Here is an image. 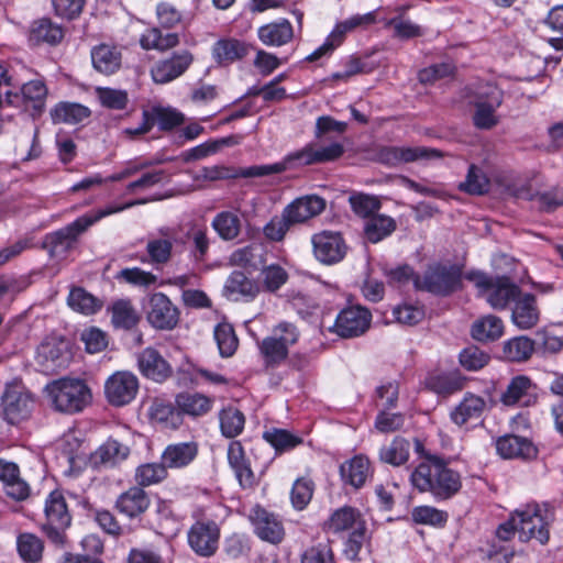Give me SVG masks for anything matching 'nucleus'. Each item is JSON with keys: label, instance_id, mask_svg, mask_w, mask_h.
Instances as JSON below:
<instances>
[{"label": "nucleus", "instance_id": "nucleus-1", "mask_svg": "<svg viewBox=\"0 0 563 563\" xmlns=\"http://www.w3.org/2000/svg\"><path fill=\"white\" fill-rule=\"evenodd\" d=\"M410 482L420 493L431 494L437 501L453 498L462 488L461 474L437 455H428L413 470Z\"/></svg>", "mask_w": 563, "mask_h": 563}, {"label": "nucleus", "instance_id": "nucleus-2", "mask_svg": "<svg viewBox=\"0 0 563 563\" xmlns=\"http://www.w3.org/2000/svg\"><path fill=\"white\" fill-rule=\"evenodd\" d=\"M146 201V199L130 201L124 205L107 207L78 217L67 225L45 234L42 241V247L47 252L51 258L57 261L65 260L68 254L77 247L80 235L96 222L107 216L123 211L136 205L145 203Z\"/></svg>", "mask_w": 563, "mask_h": 563}, {"label": "nucleus", "instance_id": "nucleus-3", "mask_svg": "<svg viewBox=\"0 0 563 563\" xmlns=\"http://www.w3.org/2000/svg\"><path fill=\"white\" fill-rule=\"evenodd\" d=\"M155 14L158 26L146 29L140 37V45L145 51L166 52L180 44V35L169 31L184 22V14L173 3L162 1L156 4Z\"/></svg>", "mask_w": 563, "mask_h": 563}, {"label": "nucleus", "instance_id": "nucleus-4", "mask_svg": "<svg viewBox=\"0 0 563 563\" xmlns=\"http://www.w3.org/2000/svg\"><path fill=\"white\" fill-rule=\"evenodd\" d=\"M192 523L187 530L189 549L199 558L213 556L220 545L221 520L208 509L198 507L191 514Z\"/></svg>", "mask_w": 563, "mask_h": 563}, {"label": "nucleus", "instance_id": "nucleus-5", "mask_svg": "<svg viewBox=\"0 0 563 563\" xmlns=\"http://www.w3.org/2000/svg\"><path fill=\"white\" fill-rule=\"evenodd\" d=\"M47 397L54 410L74 415L91 402V390L81 379L60 378L46 385Z\"/></svg>", "mask_w": 563, "mask_h": 563}, {"label": "nucleus", "instance_id": "nucleus-6", "mask_svg": "<svg viewBox=\"0 0 563 563\" xmlns=\"http://www.w3.org/2000/svg\"><path fill=\"white\" fill-rule=\"evenodd\" d=\"M300 338V331L296 324L282 321L276 324L272 334L257 341L260 355L266 369L279 367L289 355V349L294 346Z\"/></svg>", "mask_w": 563, "mask_h": 563}, {"label": "nucleus", "instance_id": "nucleus-7", "mask_svg": "<svg viewBox=\"0 0 563 563\" xmlns=\"http://www.w3.org/2000/svg\"><path fill=\"white\" fill-rule=\"evenodd\" d=\"M466 278L475 284L479 295L495 310H505L509 303H516L523 294L508 276H489L482 272L468 273Z\"/></svg>", "mask_w": 563, "mask_h": 563}, {"label": "nucleus", "instance_id": "nucleus-8", "mask_svg": "<svg viewBox=\"0 0 563 563\" xmlns=\"http://www.w3.org/2000/svg\"><path fill=\"white\" fill-rule=\"evenodd\" d=\"M44 514L46 521L41 527L42 532L56 548H65L68 543L66 530L71 525V515L59 490H53L47 496Z\"/></svg>", "mask_w": 563, "mask_h": 563}, {"label": "nucleus", "instance_id": "nucleus-9", "mask_svg": "<svg viewBox=\"0 0 563 563\" xmlns=\"http://www.w3.org/2000/svg\"><path fill=\"white\" fill-rule=\"evenodd\" d=\"M344 154L341 143L334 142L327 146L307 144L299 151L289 153L283 161L268 164L271 175L282 174L290 168L324 164L339 159Z\"/></svg>", "mask_w": 563, "mask_h": 563}, {"label": "nucleus", "instance_id": "nucleus-10", "mask_svg": "<svg viewBox=\"0 0 563 563\" xmlns=\"http://www.w3.org/2000/svg\"><path fill=\"white\" fill-rule=\"evenodd\" d=\"M462 286V269L457 265L430 264L420 278L415 279V289L446 297Z\"/></svg>", "mask_w": 563, "mask_h": 563}, {"label": "nucleus", "instance_id": "nucleus-11", "mask_svg": "<svg viewBox=\"0 0 563 563\" xmlns=\"http://www.w3.org/2000/svg\"><path fill=\"white\" fill-rule=\"evenodd\" d=\"M1 407L3 419L10 424H18L31 416L34 398L23 384L12 382L5 385Z\"/></svg>", "mask_w": 563, "mask_h": 563}, {"label": "nucleus", "instance_id": "nucleus-12", "mask_svg": "<svg viewBox=\"0 0 563 563\" xmlns=\"http://www.w3.org/2000/svg\"><path fill=\"white\" fill-rule=\"evenodd\" d=\"M518 526L519 540L528 542L532 539L541 544L550 539L548 516L542 514L539 505H527L523 509L514 511Z\"/></svg>", "mask_w": 563, "mask_h": 563}, {"label": "nucleus", "instance_id": "nucleus-13", "mask_svg": "<svg viewBox=\"0 0 563 563\" xmlns=\"http://www.w3.org/2000/svg\"><path fill=\"white\" fill-rule=\"evenodd\" d=\"M372 313L361 306H350L342 309L335 318L334 324L329 329L343 339L363 335L371 327Z\"/></svg>", "mask_w": 563, "mask_h": 563}, {"label": "nucleus", "instance_id": "nucleus-14", "mask_svg": "<svg viewBox=\"0 0 563 563\" xmlns=\"http://www.w3.org/2000/svg\"><path fill=\"white\" fill-rule=\"evenodd\" d=\"M194 60L195 56L189 49L175 51L152 66L151 77L155 84H169L181 77L191 67Z\"/></svg>", "mask_w": 563, "mask_h": 563}, {"label": "nucleus", "instance_id": "nucleus-15", "mask_svg": "<svg viewBox=\"0 0 563 563\" xmlns=\"http://www.w3.org/2000/svg\"><path fill=\"white\" fill-rule=\"evenodd\" d=\"M147 322L156 330H173L179 321V310L163 292H154L144 306Z\"/></svg>", "mask_w": 563, "mask_h": 563}, {"label": "nucleus", "instance_id": "nucleus-16", "mask_svg": "<svg viewBox=\"0 0 563 563\" xmlns=\"http://www.w3.org/2000/svg\"><path fill=\"white\" fill-rule=\"evenodd\" d=\"M316 258L325 265L340 263L347 253V245L341 232L323 230L311 238Z\"/></svg>", "mask_w": 563, "mask_h": 563}, {"label": "nucleus", "instance_id": "nucleus-17", "mask_svg": "<svg viewBox=\"0 0 563 563\" xmlns=\"http://www.w3.org/2000/svg\"><path fill=\"white\" fill-rule=\"evenodd\" d=\"M185 117L181 112L163 107H154L152 110H143L142 123L136 128H128L124 133L134 137L148 133L155 124L162 131H170L183 124Z\"/></svg>", "mask_w": 563, "mask_h": 563}, {"label": "nucleus", "instance_id": "nucleus-18", "mask_svg": "<svg viewBox=\"0 0 563 563\" xmlns=\"http://www.w3.org/2000/svg\"><path fill=\"white\" fill-rule=\"evenodd\" d=\"M377 161L388 167L412 163L420 159H433L442 157V153L435 148L424 146H383L377 151Z\"/></svg>", "mask_w": 563, "mask_h": 563}, {"label": "nucleus", "instance_id": "nucleus-19", "mask_svg": "<svg viewBox=\"0 0 563 563\" xmlns=\"http://www.w3.org/2000/svg\"><path fill=\"white\" fill-rule=\"evenodd\" d=\"M139 391V379L131 372H115L104 384V394L114 407L129 405Z\"/></svg>", "mask_w": 563, "mask_h": 563}, {"label": "nucleus", "instance_id": "nucleus-20", "mask_svg": "<svg viewBox=\"0 0 563 563\" xmlns=\"http://www.w3.org/2000/svg\"><path fill=\"white\" fill-rule=\"evenodd\" d=\"M19 101L15 106H22L24 111L30 114L33 120L40 119L46 109V100L48 97V88L43 79H32L20 85Z\"/></svg>", "mask_w": 563, "mask_h": 563}, {"label": "nucleus", "instance_id": "nucleus-21", "mask_svg": "<svg viewBox=\"0 0 563 563\" xmlns=\"http://www.w3.org/2000/svg\"><path fill=\"white\" fill-rule=\"evenodd\" d=\"M254 533L264 542L277 545L285 539V528L282 520L265 508L256 506L250 516Z\"/></svg>", "mask_w": 563, "mask_h": 563}, {"label": "nucleus", "instance_id": "nucleus-22", "mask_svg": "<svg viewBox=\"0 0 563 563\" xmlns=\"http://www.w3.org/2000/svg\"><path fill=\"white\" fill-rule=\"evenodd\" d=\"M137 367L141 374L156 383H164L173 375L172 365L154 347H145L137 354Z\"/></svg>", "mask_w": 563, "mask_h": 563}, {"label": "nucleus", "instance_id": "nucleus-23", "mask_svg": "<svg viewBox=\"0 0 563 563\" xmlns=\"http://www.w3.org/2000/svg\"><path fill=\"white\" fill-rule=\"evenodd\" d=\"M327 201L317 195L296 198L284 208V216L294 224L305 223L324 211Z\"/></svg>", "mask_w": 563, "mask_h": 563}, {"label": "nucleus", "instance_id": "nucleus-24", "mask_svg": "<svg viewBox=\"0 0 563 563\" xmlns=\"http://www.w3.org/2000/svg\"><path fill=\"white\" fill-rule=\"evenodd\" d=\"M497 453L506 460L530 461L538 456V449L531 440L516 434H505L496 440Z\"/></svg>", "mask_w": 563, "mask_h": 563}, {"label": "nucleus", "instance_id": "nucleus-25", "mask_svg": "<svg viewBox=\"0 0 563 563\" xmlns=\"http://www.w3.org/2000/svg\"><path fill=\"white\" fill-rule=\"evenodd\" d=\"M255 47L244 41L225 37L218 40L212 46V58L222 67L232 65L246 57Z\"/></svg>", "mask_w": 563, "mask_h": 563}, {"label": "nucleus", "instance_id": "nucleus-26", "mask_svg": "<svg viewBox=\"0 0 563 563\" xmlns=\"http://www.w3.org/2000/svg\"><path fill=\"white\" fill-rule=\"evenodd\" d=\"M228 463L234 472L235 478L242 488H253L257 485L256 476L252 471L245 450L242 443L238 440H233L229 443Z\"/></svg>", "mask_w": 563, "mask_h": 563}, {"label": "nucleus", "instance_id": "nucleus-27", "mask_svg": "<svg viewBox=\"0 0 563 563\" xmlns=\"http://www.w3.org/2000/svg\"><path fill=\"white\" fill-rule=\"evenodd\" d=\"M130 455V448L120 441L109 438L91 455L90 464L97 470L115 467Z\"/></svg>", "mask_w": 563, "mask_h": 563}, {"label": "nucleus", "instance_id": "nucleus-28", "mask_svg": "<svg viewBox=\"0 0 563 563\" xmlns=\"http://www.w3.org/2000/svg\"><path fill=\"white\" fill-rule=\"evenodd\" d=\"M269 165H253L249 167L210 166L200 170V177L205 180H223L235 178H260L269 176Z\"/></svg>", "mask_w": 563, "mask_h": 563}, {"label": "nucleus", "instance_id": "nucleus-29", "mask_svg": "<svg viewBox=\"0 0 563 563\" xmlns=\"http://www.w3.org/2000/svg\"><path fill=\"white\" fill-rule=\"evenodd\" d=\"M151 499L147 493L135 485L121 493L114 504V508L130 519L143 515L150 507Z\"/></svg>", "mask_w": 563, "mask_h": 563}, {"label": "nucleus", "instance_id": "nucleus-30", "mask_svg": "<svg viewBox=\"0 0 563 563\" xmlns=\"http://www.w3.org/2000/svg\"><path fill=\"white\" fill-rule=\"evenodd\" d=\"M213 398L200 393L183 391L176 395L175 405L181 415L199 418L209 413L213 407Z\"/></svg>", "mask_w": 563, "mask_h": 563}, {"label": "nucleus", "instance_id": "nucleus-31", "mask_svg": "<svg viewBox=\"0 0 563 563\" xmlns=\"http://www.w3.org/2000/svg\"><path fill=\"white\" fill-rule=\"evenodd\" d=\"M540 318V311L537 306L536 296L523 294L514 305L511 320L516 327L521 330H528L537 325Z\"/></svg>", "mask_w": 563, "mask_h": 563}, {"label": "nucleus", "instance_id": "nucleus-32", "mask_svg": "<svg viewBox=\"0 0 563 563\" xmlns=\"http://www.w3.org/2000/svg\"><path fill=\"white\" fill-rule=\"evenodd\" d=\"M198 450V444L194 441L169 444L162 453V461L167 468H183L197 457Z\"/></svg>", "mask_w": 563, "mask_h": 563}, {"label": "nucleus", "instance_id": "nucleus-33", "mask_svg": "<svg viewBox=\"0 0 563 563\" xmlns=\"http://www.w3.org/2000/svg\"><path fill=\"white\" fill-rule=\"evenodd\" d=\"M485 407L484 398L467 393L462 401L450 412V418L454 424L462 427L471 420L479 419Z\"/></svg>", "mask_w": 563, "mask_h": 563}, {"label": "nucleus", "instance_id": "nucleus-34", "mask_svg": "<svg viewBox=\"0 0 563 563\" xmlns=\"http://www.w3.org/2000/svg\"><path fill=\"white\" fill-rule=\"evenodd\" d=\"M93 68L104 75H111L121 67L122 54L117 46L99 44L91 49Z\"/></svg>", "mask_w": 563, "mask_h": 563}, {"label": "nucleus", "instance_id": "nucleus-35", "mask_svg": "<svg viewBox=\"0 0 563 563\" xmlns=\"http://www.w3.org/2000/svg\"><path fill=\"white\" fill-rule=\"evenodd\" d=\"M257 36L266 46H283L292 40L294 29L288 20L280 19L260 26Z\"/></svg>", "mask_w": 563, "mask_h": 563}, {"label": "nucleus", "instance_id": "nucleus-36", "mask_svg": "<svg viewBox=\"0 0 563 563\" xmlns=\"http://www.w3.org/2000/svg\"><path fill=\"white\" fill-rule=\"evenodd\" d=\"M90 115L91 111L88 107L69 101H59L49 110L53 124H78Z\"/></svg>", "mask_w": 563, "mask_h": 563}, {"label": "nucleus", "instance_id": "nucleus-37", "mask_svg": "<svg viewBox=\"0 0 563 563\" xmlns=\"http://www.w3.org/2000/svg\"><path fill=\"white\" fill-rule=\"evenodd\" d=\"M369 474V460L362 454L353 456L351 460L344 462L340 466V475L342 481L356 489L364 486Z\"/></svg>", "mask_w": 563, "mask_h": 563}, {"label": "nucleus", "instance_id": "nucleus-38", "mask_svg": "<svg viewBox=\"0 0 563 563\" xmlns=\"http://www.w3.org/2000/svg\"><path fill=\"white\" fill-rule=\"evenodd\" d=\"M258 291V285L241 271H233L228 277L223 288L224 295L233 300H238L239 298L253 299Z\"/></svg>", "mask_w": 563, "mask_h": 563}, {"label": "nucleus", "instance_id": "nucleus-39", "mask_svg": "<svg viewBox=\"0 0 563 563\" xmlns=\"http://www.w3.org/2000/svg\"><path fill=\"white\" fill-rule=\"evenodd\" d=\"M365 523H360L344 543V555L350 563H374L371 551L364 547Z\"/></svg>", "mask_w": 563, "mask_h": 563}, {"label": "nucleus", "instance_id": "nucleus-40", "mask_svg": "<svg viewBox=\"0 0 563 563\" xmlns=\"http://www.w3.org/2000/svg\"><path fill=\"white\" fill-rule=\"evenodd\" d=\"M465 379L456 372L431 373L426 378V387L441 396H450L463 389Z\"/></svg>", "mask_w": 563, "mask_h": 563}, {"label": "nucleus", "instance_id": "nucleus-41", "mask_svg": "<svg viewBox=\"0 0 563 563\" xmlns=\"http://www.w3.org/2000/svg\"><path fill=\"white\" fill-rule=\"evenodd\" d=\"M109 311L111 312V323L115 329L132 330L141 320L131 299L125 298L113 301Z\"/></svg>", "mask_w": 563, "mask_h": 563}, {"label": "nucleus", "instance_id": "nucleus-42", "mask_svg": "<svg viewBox=\"0 0 563 563\" xmlns=\"http://www.w3.org/2000/svg\"><path fill=\"white\" fill-rule=\"evenodd\" d=\"M397 229V222L394 218L376 213L369 217L364 223V235L371 243H378L391 235Z\"/></svg>", "mask_w": 563, "mask_h": 563}, {"label": "nucleus", "instance_id": "nucleus-43", "mask_svg": "<svg viewBox=\"0 0 563 563\" xmlns=\"http://www.w3.org/2000/svg\"><path fill=\"white\" fill-rule=\"evenodd\" d=\"M360 523H365L360 511L353 507L344 506L330 516L323 523V530L338 533L351 528L355 529Z\"/></svg>", "mask_w": 563, "mask_h": 563}, {"label": "nucleus", "instance_id": "nucleus-44", "mask_svg": "<svg viewBox=\"0 0 563 563\" xmlns=\"http://www.w3.org/2000/svg\"><path fill=\"white\" fill-rule=\"evenodd\" d=\"M68 306L76 312L85 316H91L99 312L103 307V301L88 292L82 287H73L67 297Z\"/></svg>", "mask_w": 563, "mask_h": 563}, {"label": "nucleus", "instance_id": "nucleus-45", "mask_svg": "<svg viewBox=\"0 0 563 563\" xmlns=\"http://www.w3.org/2000/svg\"><path fill=\"white\" fill-rule=\"evenodd\" d=\"M64 37V31L60 25L43 18L33 22L30 31V41L35 44L46 43L48 45L58 44Z\"/></svg>", "mask_w": 563, "mask_h": 563}, {"label": "nucleus", "instance_id": "nucleus-46", "mask_svg": "<svg viewBox=\"0 0 563 563\" xmlns=\"http://www.w3.org/2000/svg\"><path fill=\"white\" fill-rule=\"evenodd\" d=\"M504 333L503 320L494 314L476 320L471 330L473 339L479 342H489L499 339Z\"/></svg>", "mask_w": 563, "mask_h": 563}, {"label": "nucleus", "instance_id": "nucleus-47", "mask_svg": "<svg viewBox=\"0 0 563 563\" xmlns=\"http://www.w3.org/2000/svg\"><path fill=\"white\" fill-rule=\"evenodd\" d=\"M536 352L534 339L526 335L515 336L507 340L503 346L505 358L510 362L522 363L528 361Z\"/></svg>", "mask_w": 563, "mask_h": 563}, {"label": "nucleus", "instance_id": "nucleus-48", "mask_svg": "<svg viewBox=\"0 0 563 563\" xmlns=\"http://www.w3.org/2000/svg\"><path fill=\"white\" fill-rule=\"evenodd\" d=\"M16 550L24 562L37 563L43 556L44 542L34 533L23 532L16 538Z\"/></svg>", "mask_w": 563, "mask_h": 563}, {"label": "nucleus", "instance_id": "nucleus-49", "mask_svg": "<svg viewBox=\"0 0 563 563\" xmlns=\"http://www.w3.org/2000/svg\"><path fill=\"white\" fill-rule=\"evenodd\" d=\"M536 385L527 375H517L512 377L507 385L506 390L500 396V401L505 406H515L534 389Z\"/></svg>", "mask_w": 563, "mask_h": 563}, {"label": "nucleus", "instance_id": "nucleus-50", "mask_svg": "<svg viewBox=\"0 0 563 563\" xmlns=\"http://www.w3.org/2000/svg\"><path fill=\"white\" fill-rule=\"evenodd\" d=\"M241 219L231 211H221L213 218L211 227L223 241H233L241 233Z\"/></svg>", "mask_w": 563, "mask_h": 563}, {"label": "nucleus", "instance_id": "nucleus-51", "mask_svg": "<svg viewBox=\"0 0 563 563\" xmlns=\"http://www.w3.org/2000/svg\"><path fill=\"white\" fill-rule=\"evenodd\" d=\"M410 456V442L402 437H395L389 445L379 451V459L393 466H400L408 462Z\"/></svg>", "mask_w": 563, "mask_h": 563}, {"label": "nucleus", "instance_id": "nucleus-52", "mask_svg": "<svg viewBox=\"0 0 563 563\" xmlns=\"http://www.w3.org/2000/svg\"><path fill=\"white\" fill-rule=\"evenodd\" d=\"M167 475V466L163 461L162 463H145L136 467L134 481L137 486L144 489V487L163 482Z\"/></svg>", "mask_w": 563, "mask_h": 563}, {"label": "nucleus", "instance_id": "nucleus-53", "mask_svg": "<svg viewBox=\"0 0 563 563\" xmlns=\"http://www.w3.org/2000/svg\"><path fill=\"white\" fill-rule=\"evenodd\" d=\"M263 439L280 454L302 443V439L288 430L271 428L263 433Z\"/></svg>", "mask_w": 563, "mask_h": 563}, {"label": "nucleus", "instance_id": "nucleus-54", "mask_svg": "<svg viewBox=\"0 0 563 563\" xmlns=\"http://www.w3.org/2000/svg\"><path fill=\"white\" fill-rule=\"evenodd\" d=\"M375 22V11H371L365 14H355L345 19L342 22H339L332 30L331 34L342 44L347 33L353 32L357 29H367Z\"/></svg>", "mask_w": 563, "mask_h": 563}, {"label": "nucleus", "instance_id": "nucleus-55", "mask_svg": "<svg viewBox=\"0 0 563 563\" xmlns=\"http://www.w3.org/2000/svg\"><path fill=\"white\" fill-rule=\"evenodd\" d=\"M220 429L223 437L233 439L242 433L245 424V417L242 411L234 407H228L219 413Z\"/></svg>", "mask_w": 563, "mask_h": 563}, {"label": "nucleus", "instance_id": "nucleus-56", "mask_svg": "<svg viewBox=\"0 0 563 563\" xmlns=\"http://www.w3.org/2000/svg\"><path fill=\"white\" fill-rule=\"evenodd\" d=\"M489 187V179L482 168L472 164L468 167L465 180L460 183L459 190L472 196H482L488 192Z\"/></svg>", "mask_w": 563, "mask_h": 563}, {"label": "nucleus", "instance_id": "nucleus-57", "mask_svg": "<svg viewBox=\"0 0 563 563\" xmlns=\"http://www.w3.org/2000/svg\"><path fill=\"white\" fill-rule=\"evenodd\" d=\"M36 361L47 369H55L65 364L66 357L55 342H43L36 351Z\"/></svg>", "mask_w": 563, "mask_h": 563}, {"label": "nucleus", "instance_id": "nucleus-58", "mask_svg": "<svg viewBox=\"0 0 563 563\" xmlns=\"http://www.w3.org/2000/svg\"><path fill=\"white\" fill-rule=\"evenodd\" d=\"M214 339L222 357H230L235 353L239 340L231 324L219 323L214 329Z\"/></svg>", "mask_w": 563, "mask_h": 563}, {"label": "nucleus", "instance_id": "nucleus-59", "mask_svg": "<svg viewBox=\"0 0 563 563\" xmlns=\"http://www.w3.org/2000/svg\"><path fill=\"white\" fill-rule=\"evenodd\" d=\"M260 247L254 245H246L235 250L230 256V263L234 266H240L249 269L250 273L257 271L263 263L262 255L258 253Z\"/></svg>", "mask_w": 563, "mask_h": 563}, {"label": "nucleus", "instance_id": "nucleus-60", "mask_svg": "<svg viewBox=\"0 0 563 563\" xmlns=\"http://www.w3.org/2000/svg\"><path fill=\"white\" fill-rule=\"evenodd\" d=\"M342 65L343 70L336 71L332 75L334 80H347L352 76L358 74H368L376 68V65L368 63L366 59L356 55H351L343 59Z\"/></svg>", "mask_w": 563, "mask_h": 563}, {"label": "nucleus", "instance_id": "nucleus-61", "mask_svg": "<svg viewBox=\"0 0 563 563\" xmlns=\"http://www.w3.org/2000/svg\"><path fill=\"white\" fill-rule=\"evenodd\" d=\"M350 205L353 212L365 219L375 216L382 207L379 199L366 194H356L350 197Z\"/></svg>", "mask_w": 563, "mask_h": 563}, {"label": "nucleus", "instance_id": "nucleus-62", "mask_svg": "<svg viewBox=\"0 0 563 563\" xmlns=\"http://www.w3.org/2000/svg\"><path fill=\"white\" fill-rule=\"evenodd\" d=\"M173 243L165 239L150 240L146 245L148 260L142 258L143 263L150 262L154 265L166 264L172 256Z\"/></svg>", "mask_w": 563, "mask_h": 563}, {"label": "nucleus", "instance_id": "nucleus-63", "mask_svg": "<svg viewBox=\"0 0 563 563\" xmlns=\"http://www.w3.org/2000/svg\"><path fill=\"white\" fill-rule=\"evenodd\" d=\"M313 490L314 483L312 482V479L307 477H300L296 479L290 493L292 506L297 510L305 509L312 498Z\"/></svg>", "mask_w": 563, "mask_h": 563}, {"label": "nucleus", "instance_id": "nucleus-64", "mask_svg": "<svg viewBox=\"0 0 563 563\" xmlns=\"http://www.w3.org/2000/svg\"><path fill=\"white\" fill-rule=\"evenodd\" d=\"M151 416L165 427L177 428L181 423V416L176 405L156 401L151 408Z\"/></svg>", "mask_w": 563, "mask_h": 563}]
</instances>
